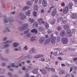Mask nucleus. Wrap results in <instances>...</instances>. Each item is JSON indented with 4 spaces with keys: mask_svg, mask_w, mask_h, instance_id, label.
Here are the masks:
<instances>
[{
    "mask_svg": "<svg viewBox=\"0 0 77 77\" xmlns=\"http://www.w3.org/2000/svg\"><path fill=\"white\" fill-rule=\"evenodd\" d=\"M28 24L25 23L21 27V29H20V30H26L28 28Z\"/></svg>",
    "mask_w": 77,
    "mask_h": 77,
    "instance_id": "obj_3",
    "label": "nucleus"
},
{
    "mask_svg": "<svg viewBox=\"0 0 77 77\" xmlns=\"http://www.w3.org/2000/svg\"><path fill=\"white\" fill-rule=\"evenodd\" d=\"M33 14L34 16L35 17H37V13L36 11H34L33 12Z\"/></svg>",
    "mask_w": 77,
    "mask_h": 77,
    "instance_id": "obj_35",
    "label": "nucleus"
},
{
    "mask_svg": "<svg viewBox=\"0 0 77 77\" xmlns=\"http://www.w3.org/2000/svg\"><path fill=\"white\" fill-rule=\"evenodd\" d=\"M31 42H34V41H36V39H35V38H34V37H31Z\"/></svg>",
    "mask_w": 77,
    "mask_h": 77,
    "instance_id": "obj_34",
    "label": "nucleus"
},
{
    "mask_svg": "<svg viewBox=\"0 0 77 77\" xmlns=\"http://www.w3.org/2000/svg\"><path fill=\"white\" fill-rule=\"evenodd\" d=\"M8 39V37H5L3 38V41H4Z\"/></svg>",
    "mask_w": 77,
    "mask_h": 77,
    "instance_id": "obj_46",
    "label": "nucleus"
},
{
    "mask_svg": "<svg viewBox=\"0 0 77 77\" xmlns=\"http://www.w3.org/2000/svg\"><path fill=\"white\" fill-rule=\"evenodd\" d=\"M26 62L28 63H31V61L30 60H28L26 61Z\"/></svg>",
    "mask_w": 77,
    "mask_h": 77,
    "instance_id": "obj_51",
    "label": "nucleus"
},
{
    "mask_svg": "<svg viewBox=\"0 0 77 77\" xmlns=\"http://www.w3.org/2000/svg\"><path fill=\"white\" fill-rule=\"evenodd\" d=\"M50 42V38H49L48 39H46L45 42V44H49V42Z\"/></svg>",
    "mask_w": 77,
    "mask_h": 77,
    "instance_id": "obj_18",
    "label": "nucleus"
},
{
    "mask_svg": "<svg viewBox=\"0 0 77 77\" xmlns=\"http://www.w3.org/2000/svg\"><path fill=\"white\" fill-rule=\"evenodd\" d=\"M48 32L49 34H50V33L51 32V29H48Z\"/></svg>",
    "mask_w": 77,
    "mask_h": 77,
    "instance_id": "obj_43",
    "label": "nucleus"
},
{
    "mask_svg": "<svg viewBox=\"0 0 77 77\" xmlns=\"http://www.w3.org/2000/svg\"><path fill=\"white\" fill-rule=\"evenodd\" d=\"M53 55H54V56H58V55H57V51L54 52V53Z\"/></svg>",
    "mask_w": 77,
    "mask_h": 77,
    "instance_id": "obj_41",
    "label": "nucleus"
},
{
    "mask_svg": "<svg viewBox=\"0 0 77 77\" xmlns=\"http://www.w3.org/2000/svg\"><path fill=\"white\" fill-rule=\"evenodd\" d=\"M57 30L58 31H60L61 30V27L60 26H58L57 28Z\"/></svg>",
    "mask_w": 77,
    "mask_h": 77,
    "instance_id": "obj_39",
    "label": "nucleus"
},
{
    "mask_svg": "<svg viewBox=\"0 0 77 77\" xmlns=\"http://www.w3.org/2000/svg\"><path fill=\"white\" fill-rule=\"evenodd\" d=\"M41 60H42V61H43V62H44V61H45V58H42L41 59Z\"/></svg>",
    "mask_w": 77,
    "mask_h": 77,
    "instance_id": "obj_61",
    "label": "nucleus"
},
{
    "mask_svg": "<svg viewBox=\"0 0 77 77\" xmlns=\"http://www.w3.org/2000/svg\"><path fill=\"white\" fill-rule=\"evenodd\" d=\"M8 20L7 18H6V17H5L4 22L5 23H8V22H9L10 24H12L14 21V19L13 17H9Z\"/></svg>",
    "mask_w": 77,
    "mask_h": 77,
    "instance_id": "obj_2",
    "label": "nucleus"
},
{
    "mask_svg": "<svg viewBox=\"0 0 77 77\" xmlns=\"http://www.w3.org/2000/svg\"><path fill=\"white\" fill-rule=\"evenodd\" d=\"M26 15H27V16H28V17L30 16V14L28 13H26Z\"/></svg>",
    "mask_w": 77,
    "mask_h": 77,
    "instance_id": "obj_53",
    "label": "nucleus"
},
{
    "mask_svg": "<svg viewBox=\"0 0 77 77\" xmlns=\"http://www.w3.org/2000/svg\"><path fill=\"white\" fill-rule=\"evenodd\" d=\"M65 73V72L63 70H61L59 72V74L61 75H63V74H64Z\"/></svg>",
    "mask_w": 77,
    "mask_h": 77,
    "instance_id": "obj_28",
    "label": "nucleus"
},
{
    "mask_svg": "<svg viewBox=\"0 0 77 77\" xmlns=\"http://www.w3.org/2000/svg\"><path fill=\"white\" fill-rule=\"evenodd\" d=\"M26 72H29V69H26L25 70Z\"/></svg>",
    "mask_w": 77,
    "mask_h": 77,
    "instance_id": "obj_55",
    "label": "nucleus"
},
{
    "mask_svg": "<svg viewBox=\"0 0 77 77\" xmlns=\"http://www.w3.org/2000/svg\"><path fill=\"white\" fill-rule=\"evenodd\" d=\"M20 16L21 20H24L26 19V16L23 13H20Z\"/></svg>",
    "mask_w": 77,
    "mask_h": 77,
    "instance_id": "obj_7",
    "label": "nucleus"
},
{
    "mask_svg": "<svg viewBox=\"0 0 77 77\" xmlns=\"http://www.w3.org/2000/svg\"><path fill=\"white\" fill-rule=\"evenodd\" d=\"M38 21L40 26L41 25V24H44V23H45V22L43 21V20L41 18L38 19Z\"/></svg>",
    "mask_w": 77,
    "mask_h": 77,
    "instance_id": "obj_8",
    "label": "nucleus"
},
{
    "mask_svg": "<svg viewBox=\"0 0 77 77\" xmlns=\"http://www.w3.org/2000/svg\"><path fill=\"white\" fill-rule=\"evenodd\" d=\"M44 55L39 54L35 56L34 57L35 59H37V58H40V57H44Z\"/></svg>",
    "mask_w": 77,
    "mask_h": 77,
    "instance_id": "obj_9",
    "label": "nucleus"
},
{
    "mask_svg": "<svg viewBox=\"0 0 77 77\" xmlns=\"http://www.w3.org/2000/svg\"><path fill=\"white\" fill-rule=\"evenodd\" d=\"M14 51H18L19 50H18V48H16L14 49Z\"/></svg>",
    "mask_w": 77,
    "mask_h": 77,
    "instance_id": "obj_52",
    "label": "nucleus"
},
{
    "mask_svg": "<svg viewBox=\"0 0 77 77\" xmlns=\"http://www.w3.org/2000/svg\"><path fill=\"white\" fill-rule=\"evenodd\" d=\"M12 42H13V41H9V40H7L5 42H2V44L5 45H4V47L2 48V49H5V48H7L8 47H10V44H11V43H12Z\"/></svg>",
    "mask_w": 77,
    "mask_h": 77,
    "instance_id": "obj_1",
    "label": "nucleus"
},
{
    "mask_svg": "<svg viewBox=\"0 0 77 77\" xmlns=\"http://www.w3.org/2000/svg\"><path fill=\"white\" fill-rule=\"evenodd\" d=\"M29 21L32 23H34L35 20L32 18H30L29 19Z\"/></svg>",
    "mask_w": 77,
    "mask_h": 77,
    "instance_id": "obj_30",
    "label": "nucleus"
},
{
    "mask_svg": "<svg viewBox=\"0 0 77 77\" xmlns=\"http://www.w3.org/2000/svg\"><path fill=\"white\" fill-rule=\"evenodd\" d=\"M25 8H26V10L29 9V7L28 6H25Z\"/></svg>",
    "mask_w": 77,
    "mask_h": 77,
    "instance_id": "obj_62",
    "label": "nucleus"
},
{
    "mask_svg": "<svg viewBox=\"0 0 77 77\" xmlns=\"http://www.w3.org/2000/svg\"><path fill=\"white\" fill-rule=\"evenodd\" d=\"M58 58L60 60H62V58L61 57H58Z\"/></svg>",
    "mask_w": 77,
    "mask_h": 77,
    "instance_id": "obj_56",
    "label": "nucleus"
},
{
    "mask_svg": "<svg viewBox=\"0 0 77 77\" xmlns=\"http://www.w3.org/2000/svg\"><path fill=\"white\" fill-rule=\"evenodd\" d=\"M63 27L65 30H67V29H68L69 28V26L67 24H65L64 25Z\"/></svg>",
    "mask_w": 77,
    "mask_h": 77,
    "instance_id": "obj_16",
    "label": "nucleus"
},
{
    "mask_svg": "<svg viewBox=\"0 0 77 77\" xmlns=\"http://www.w3.org/2000/svg\"><path fill=\"white\" fill-rule=\"evenodd\" d=\"M12 67L16 68H19V65H15L14 63H13L11 65L8 66H7V68H11Z\"/></svg>",
    "mask_w": 77,
    "mask_h": 77,
    "instance_id": "obj_4",
    "label": "nucleus"
},
{
    "mask_svg": "<svg viewBox=\"0 0 77 77\" xmlns=\"http://www.w3.org/2000/svg\"><path fill=\"white\" fill-rule=\"evenodd\" d=\"M73 60L74 61H76V60H77V57L74 58Z\"/></svg>",
    "mask_w": 77,
    "mask_h": 77,
    "instance_id": "obj_63",
    "label": "nucleus"
},
{
    "mask_svg": "<svg viewBox=\"0 0 77 77\" xmlns=\"http://www.w3.org/2000/svg\"><path fill=\"white\" fill-rule=\"evenodd\" d=\"M66 32L67 34H68L69 35V36H72L71 32V30L70 29H68L66 31Z\"/></svg>",
    "mask_w": 77,
    "mask_h": 77,
    "instance_id": "obj_22",
    "label": "nucleus"
},
{
    "mask_svg": "<svg viewBox=\"0 0 77 77\" xmlns=\"http://www.w3.org/2000/svg\"><path fill=\"white\" fill-rule=\"evenodd\" d=\"M26 67H25V66H24L22 68V69H23V70H26Z\"/></svg>",
    "mask_w": 77,
    "mask_h": 77,
    "instance_id": "obj_60",
    "label": "nucleus"
},
{
    "mask_svg": "<svg viewBox=\"0 0 77 77\" xmlns=\"http://www.w3.org/2000/svg\"><path fill=\"white\" fill-rule=\"evenodd\" d=\"M38 30L40 32H43L44 31V28L42 26H40L38 27Z\"/></svg>",
    "mask_w": 77,
    "mask_h": 77,
    "instance_id": "obj_25",
    "label": "nucleus"
},
{
    "mask_svg": "<svg viewBox=\"0 0 77 77\" xmlns=\"http://www.w3.org/2000/svg\"><path fill=\"white\" fill-rule=\"evenodd\" d=\"M42 5L44 7H46L47 6V1L45 0H43L42 1Z\"/></svg>",
    "mask_w": 77,
    "mask_h": 77,
    "instance_id": "obj_13",
    "label": "nucleus"
},
{
    "mask_svg": "<svg viewBox=\"0 0 77 77\" xmlns=\"http://www.w3.org/2000/svg\"><path fill=\"white\" fill-rule=\"evenodd\" d=\"M62 20V17H60L58 19L57 21L58 22H59V21H60Z\"/></svg>",
    "mask_w": 77,
    "mask_h": 77,
    "instance_id": "obj_38",
    "label": "nucleus"
},
{
    "mask_svg": "<svg viewBox=\"0 0 77 77\" xmlns=\"http://www.w3.org/2000/svg\"><path fill=\"white\" fill-rule=\"evenodd\" d=\"M13 45L14 47H17L19 45V43L17 42H14Z\"/></svg>",
    "mask_w": 77,
    "mask_h": 77,
    "instance_id": "obj_24",
    "label": "nucleus"
},
{
    "mask_svg": "<svg viewBox=\"0 0 77 77\" xmlns=\"http://www.w3.org/2000/svg\"><path fill=\"white\" fill-rule=\"evenodd\" d=\"M62 22L64 24H66V21L65 20H63L62 21Z\"/></svg>",
    "mask_w": 77,
    "mask_h": 77,
    "instance_id": "obj_57",
    "label": "nucleus"
},
{
    "mask_svg": "<svg viewBox=\"0 0 77 77\" xmlns=\"http://www.w3.org/2000/svg\"><path fill=\"white\" fill-rule=\"evenodd\" d=\"M55 22H56L55 21H52L51 22V24L52 25H53V24H55Z\"/></svg>",
    "mask_w": 77,
    "mask_h": 77,
    "instance_id": "obj_47",
    "label": "nucleus"
},
{
    "mask_svg": "<svg viewBox=\"0 0 77 77\" xmlns=\"http://www.w3.org/2000/svg\"><path fill=\"white\" fill-rule=\"evenodd\" d=\"M8 75H10V76H12V74L10 72H8Z\"/></svg>",
    "mask_w": 77,
    "mask_h": 77,
    "instance_id": "obj_58",
    "label": "nucleus"
},
{
    "mask_svg": "<svg viewBox=\"0 0 77 77\" xmlns=\"http://www.w3.org/2000/svg\"><path fill=\"white\" fill-rule=\"evenodd\" d=\"M31 32L35 33H38V32H37V30L36 29H33L31 31Z\"/></svg>",
    "mask_w": 77,
    "mask_h": 77,
    "instance_id": "obj_29",
    "label": "nucleus"
},
{
    "mask_svg": "<svg viewBox=\"0 0 77 77\" xmlns=\"http://www.w3.org/2000/svg\"><path fill=\"white\" fill-rule=\"evenodd\" d=\"M9 52V50H7L5 51V53H8Z\"/></svg>",
    "mask_w": 77,
    "mask_h": 77,
    "instance_id": "obj_64",
    "label": "nucleus"
},
{
    "mask_svg": "<svg viewBox=\"0 0 77 77\" xmlns=\"http://www.w3.org/2000/svg\"><path fill=\"white\" fill-rule=\"evenodd\" d=\"M27 37L30 38V37H31V34L29 33H28L26 35Z\"/></svg>",
    "mask_w": 77,
    "mask_h": 77,
    "instance_id": "obj_37",
    "label": "nucleus"
},
{
    "mask_svg": "<svg viewBox=\"0 0 77 77\" xmlns=\"http://www.w3.org/2000/svg\"><path fill=\"white\" fill-rule=\"evenodd\" d=\"M24 50H28V48H27V45H26L24 48Z\"/></svg>",
    "mask_w": 77,
    "mask_h": 77,
    "instance_id": "obj_45",
    "label": "nucleus"
},
{
    "mask_svg": "<svg viewBox=\"0 0 77 77\" xmlns=\"http://www.w3.org/2000/svg\"><path fill=\"white\" fill-rule=\"evenodd\" d=\"M45 26L46 29H48L49 27V25L47 23L45 22Z\"/></svg>",
    "mask_w": 77,
    "mask_h": 77,
    "instance_id": "obj_32",
    "label": "nucleus"
},
{
    "mask_svg": "<svg viewBox=\"0 0 77 77\" xmlns=\"http://www.w3.org/2000/svg\"><path fill=\"white\" fill-rule=\"evenodd\" d=\"M68 6H66V8L64 10V11H63V13L64 14H67V13L68 12Z\"/></svg>",
    "mask_w": 77,
    "mask_h": 77,
    "instance_id": "obj_12",
    "label": "nucleus"
},
{
    "mask_svg": "<svg viewBox=\"0 0 77 77\" xmlns=\"http://www.w3.org/2000/svg\"><path fill=\"white\" fill-rule=\"evenodd\" d=\"M18 48L19 51H21L22 50V48L21 47L19 46Z\"/></svg>",
    "mask_w": 77,
    "mask_h": 77,
    "instance_id": "obj_48",
    "label": "nucleus"
},
{
    "mask_svg": "<svg viewBox=\"0 0 77 77\" xmlns=\"http://www.w3.org/2000/svg\"><path fill=\"white\" fill-rule=\"evenodd\" d=\"M77 15L73 13L72 15V18L73 19H75L77 18Z\"/></svg>",
    "mask_w": 77,
    "mask_h": 77,
    "instance_id": "obj_19",
    "label": "nucleus"
},
{
    "mask_svg": "<svg viewBox=\"0 0 77 77\" xmlns=\"http://www.w3.org/2000/svg\"><path fill=\"white\" fill-rule=\"evenodd\" d=\"M65 31L64 30H62V32L60 33V35L61 36H65Z\"/></svg>",
    "mask_w": 77,
    "mask_h": 77,
    "instance_id": "obj_21",
    "label": "nucleus"
},
{
    "mask_svg": "<svg viewBox=\"0 0 77 77\" xmlns=\"http://www.w3.org/2000/svg\"><path fill=\"white\" fill-rule=\"evenodd\" d=\"M61 6H65V3H64V2H62L61 4Z\"/></svg>",
    "mask_w": 77,
    "mask_h": 77,
    "instance_id": "obj_50",
    "label": "nucleus"
},
{
    "mask_svg": "<svg viewBox=\"0 0 77 77\" xmlns=\"http://www.w3.org/2000/svg\"><path fill=\"white\" fill-rule=\"evenodd\" d=\"M73 6V4L71 2H70L69 4L68 7L69 9H71L72 8V7Z\"/></svg>",
    "mask_w": 77,
    "mask_h": 77,
    "instance_id": "obj_26",
    "label": "nucleus"
},
{
    "mask_svg": "<svg viewBox=\"0 0 77 77\" xmlns=\"http://www.w3.org/2000/svg\"><path fill=\"white\" fill-rule=\"evenodd\" d=\"M33 26H35L36 27H38V24L37 22H35L33 24Z\"/></svg>",
    "mask_w": 77,
    "mask_h": 77,
    "instance_id": "obj_33",
    "label": "nucleus"
},
{
    "mask_svg": "<svg viewBox=\"0 0 77 77\" xmlns=\"http://www.w3.org/2000/svg\"><path fill=\"white\" fill-rule=\"evenodd\" d=\"M45 41V38L43 37L41 38L39 40V42L40 44H42Z\"/></svg>",
    "mask_w": 77,
    "mask_h": 77,
    "instance_id": "obj_14",
    "label": "nucleus"
},
{
    "mask_svg": "<svg viewBox=\"0 0 77 77\" xmlns=\"http://www.w3.org/2000/svg\"><path fill=\"white\" fill-rule=\"evenodd\" d=\"M6 32H11V31L10 29L8 27H7L5 28V30H4V33H5Z\"/></svg>",
    "mask_w": 77,
    "mask_h": 77,
    "instance_id": "obj_20",
    "label": "nucleus"
},
{
    "mask_svg": "<svg viewBox=\"0 0 77 77\" xmlns=\"http://www.w3.org/2000/svg\"><path fill=\"white\" fill-rule=\"evenodd\" d=\"M57 13V11L56 9H54L53 11L52 12L51 15L52 16H55V15Z\"/></svg>",
    "mask_w": 77,
    "mask_h": 77,
    "instance_id": "obj_11",
    "label": "nucleus"
},
{
    "mask_svg": "<svg viewBox=\"0 0 77 77\" xmlns=\"http://www.w3.org/2000/svg\"><path fill=\"white\" fill-rule=\"evenodd\" d=\"M60 39H61V38H60V36H59L57 37V42H59L60 41Z\"/></svg>",
    "mask_w": 77,
    "mask_h": 77,
    "instance_id": "obj_31",
    "label": "nucleus"
},
{
    "mask_svg": "<svg viewBox=\"0 0 77 77\" xmlns=\"http://www.w3.org/2000/svg\"><path fill=\"white\" fill-rule=\"evenodd\" d=\"M27 5L29 6H32V3L30 1H28L27 2Z\"/></svg>",
    "mask_w": 77,
    "mask_h": 77,
    "instance_id": "obj_36",
    "label": "nucleus"
},
{
    "mask_svg": "<svg viewBox=\"0 0 77 77\" xmlns=\"http://www.w3.org/2000/svg\"><path fill=\"white\" fill-rule=\"evenodd\" d=\"M34 11H37L38 9V5H35L34 6Z\"/></svg>",
    "mask_w": 77,
    "mask_h": 77,
    "instance_id": "obj_27",
    "label": "nucleus"
},
{
    "mask_svg": "<svg viewBox=\"0 0 77 77\" xmlns=\"http://www.w3.org/2000/svg\"><path fill=\"white\" fill-rule=\"evenodd\" d=\"M2 66L3 67L5 66H6V63H2Z\"/></svg>",
    "mask_w": 77,
    "mask_h": 77,
    "instance_id": "obj_49",
    "label": "nucleus"
},
{
    "mask_svg": "<svg viewBox=\"0 0 77 77\" xmlns=\"http://www.w3.org/2000/svg\"><path fill=\"white\" fill-rule=\"evenodd\" d=\"M42 73L44 75H45V74H47V71H46V70H45V69L44 68H43L42 69Z\"/></svg>",
    "mask_w": 77,
    "mask_h": 77,
    "instance_id": "obj_17",
    "label": "nucleus"
},
{
    "mask_svg": "<svg viewBox=\"0 0 77 77\" xmlns=\"http://www.w3.org/2000/svg\"><path fill=\"white\" fill-rule=\"evenodd\" d=\"M55 33L57 35H58V34H59V33H58V32H57V31H56L55 32Z\"/></svg>",
    "mask_w": 77,
    "mask_h": 77,
    "instance_id": "obj_59",
    "label": "nucleus"
},
{
    "mask_svg": "<svg viewBox=\"0 0 77 77\" xmlns=\"http://www.w3.org/2000/svg\"><path fill=\"white\" fill-rule=\"evenodd\" d=\"M66 77H71V75L67 73L66 75Z\"/></svg>",
    "mask_w": 77,
    "mask_h": 77,
    "instance_id": "obj_44",
    "label": "nucleus"
},
{
    "mask_svg": "<svg viewBox=\"0 0 77 77\" xmlns=\"http://www.w3.org/2000/svg\"><path fill=\"white\" fill-rule=\"evenodd\" d=\"M38 68H36L34 69L32 71V73L33 74H37L38 73Z\"/></svg>",
    "mask_w": 77,
    "mask_h": 77,
    "instance_id": "obj_15",
    "label": "nucleus"
},
{
    "mask_svg": "<svg viewBox=\"0 0 77 77\" xmlns=\"http://www.w3.org/2000/svg\"><path fill=\"white\" fill-rule=\"evenodd\" d=\"M32 55H30L25 57V58L26 59H32Z\"/></svg>",
    "mask_w": 77,
    "mask_h": 77,
    "instance_id": "obj_23",
    "label": "nucleus"
},
{
    "mask_svg": "<svg viewBox=\"0 0 77 77\" xmlns=\"http://www.w3.org/2000/svg\"><path fill=\"white\" fill-rule=\"evenodd\" d=\"M26 77H30V75L29 73H27Z\"/></svg>",
    "mask_w": 77,
    "mask_h": 77,
    "instance_id": "obj_54",
    "label": "nucleus"
},
{
    "mask_svg": "<svg viewBox=\"0 0 77 77\" xmlns=\"http://www.w3.org/2000/svg\"><path fill=\"white\" fill-rule=\"evenodd\" d=\"M51 43H54L56 42V37H54L52 35H51Z\"/></svg>",
    "mask_w": 77,
    "mask_h": 77,
    "instance_id": "obj_5",
    "label": "nucleus"
},
{
    "mask_svg": "<svg viewBox=\"0 0 77 77\" xmlns=\"http://www.w3.org/2000/svg\"><path fill=\"white\" fill-rule=\"evenodd\" d=\"M29 32V29H28L27 30L24 32V34H27V33Z\"/></svg>",
    "mask_w": 77,
    "mask_h": 77,
    "instance_id": "obj_42",
    "label": "nucleus"
},
{
    "mask_svg": "<svg viewBox=\"0 0 77 77\" xmlns=\"http://www.w3.org/2000/svg\"><path fill=\"white\" fill-rule=\"evenodd\" d=\"M2 8H5V4L3 3H2Z\"/></svg>",
    "mask_w": 77,
    "mask_h": 77,
    "instance_id": "obj_40",
    "label": "nucleus"
},
{
    "mask_svg": "<svg viewBox=\"0 0 77 77\" xmlns=\"http://www.w3.org/2000/svg\"><path fill=\"white\" fill-rule=\"evenodd\" d=\"M62 42L63 44H66L68 43V38H63L62 39Z\"/></svg>",
    "mask_w": 77,
    "mask_h": 77,
    "instance_id": "obj_6",
    "label": "nucleus"
},
{
    "mask_svg": "<svg viewBox=\"0 0 77 77\" xmlns=\"http://www.w3.org/2000/svg\"><path fill=\"white\" fill-rule=\"evenodd\" d=\"M29 53L30 54H32V53H36V51H35V48H33L31 49H30L29 51Z\"/></svg>",
    "mask_w": 77,
    "mask_h": 77,
    "instance_id": "obj_10",
    "label": "nucleus"
}]
</instances>
